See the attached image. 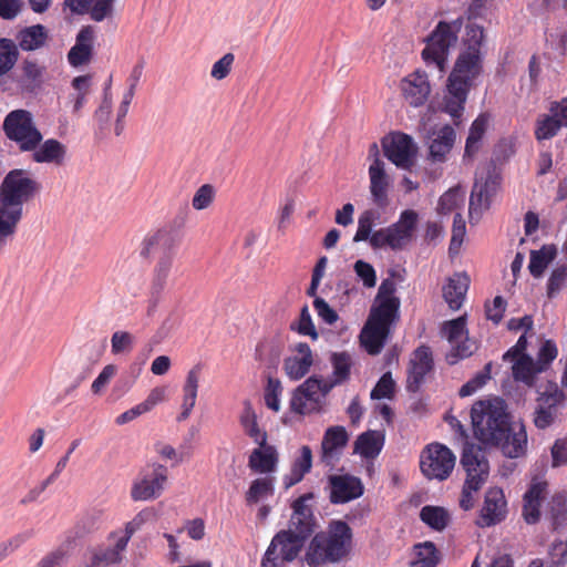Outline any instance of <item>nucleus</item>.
Here are the masks:
<instances>
[{
  "mask_svg": "<svg viewBox=\"0 0 567 567\" xmlns=\"http://www.w3.org/2000/svg\"><path fill=\"white\" fill-rule=\"evenodd\" d=\"M385 164L380 158H374L369 166L370 194L373 203L379 207H384L389 203V188L391 178L385 172Z\"/></svg>",
  "mask_w": 567,
  "mask_h": 567,
  "instance_id": "nucleus-23",
  "label": "nucleus"
},
{
  "mask_svg": "<svg viewBox=\"0 0 567 567\" xmlns=\"http://www.w3.org/2000/svg\"><path fill=\"white\" fill-rule=\"evenodd\" d=\"M39 189L38 183L21 169L11 171L0 186V212L21 220L23 203Z\"/></svg>",
  "mask_w": 567,
  "mask_h": 567,
  "instance_id": "nucleus-8",
  "label": "nucleus"
},
{
  "mask_svg": "<svg viewBox=\"0 0 567 567\" xmlns=\"http://www.w3.org/2000/svg\"><path fill=\"white\" fill-rule=\"evenodd\" d=\"M489 115L481 114L471 125L468 136L466 138L464 158H473L481 146V141L488 127Z\"/></svg>",
  "mask_w": 567,
  "mask_h": 567,
  "instance_id": "nucleus-39",
  "label": "nucleus"
},
{
  "mask_svg": "<svg viewBox=\"0 0 567 567\" xmlns=\"http://www.w3.org/2000/svg\"><path fill=\"white\" fill-rule=\"evenodd\" d=\"M198 390L183 385V400H182V412L178 415V421H185L189 417L193 409L196 405Z\"/></svg>",
  "mask_w": 567,
  "mask_h": 567,
  "instance_id": "nucleus-61",
  "label": "nucleus"
},
{
  "mask_svg": "<svg viewBox=\"0 0 567 567\" xmlns=\"http://www.w3.org/2000/svg\"><path fill=\"white\" fill-rule=\"evenodd\" d=\"M313 357L310 347L300 342L296 346V354L287 358L284 362L286 374L291 380H300L310 370Z\"/></svg>",
  "mask_w": 567,
  "mask_h": 567,
  "instance_id": "nucleus-29",
  "label": "nucleus"
},
{
  "mask_svg": "<svg viewBox=\"0 0 567 567\" xmlns=\"http://www.w3.org/2000/svg\"><path fill=\"white\" fill-rule=\"evenodd\" d=\"M400 91L404 101L413 106H422L429 99L431 85L424 71H414L400 81Z\"/></svg>",
  "mask_w": 567,
  "mask_h": 567,
  "instance_id": "nucleus-22",
  "label": "nucleus"
},
{
  "mask_svg": "<svg viewBox=\"0 0 567 567\" xmlns=\"http://www.w3.org/2000/svg\"><path fill=\"white\" fill-rule=\"evenodd\" d=\"M384 440L382 431L369 430L357 437L353 451L364 458H375L383 449Z\"/></svg>",
  "mask_w": 567,
  "mask_h": 567,
  "instance_id": "nucleus-36",
  "label": "nucleus"
},
{
  "mask_svg": "<svg viewBox=\"0 0 567 567\" xmlns=\"http://www.w3.org/2000/svg\"><path fill=\"white\" fill-rule=\"evenodd\" d=\"M395 285L385 279L379 287L378 306L371 310L368 322L361 332V342L370 354H378L389 334L390 326L398 316L400 301L393 296Z\"/></svg>",
  "mask_w": 567,
  "mask_h": 567,
  "instance_id": "nucleus-3",
  "label": "nucleus"
},
{
  "mask_svg": "<svg viewBox=\"0 0 567 567\" xmlns=\"http://www.w3.org/2000/svg\"><path fill=\"white\" fill-rule=\"evenodd\" d=\"M557 247L553 244L544 245L538 250H532L529 255L528 270L534 278H542L547 267L557 257Z\"/></svg>",
  "mask_w": 567,
  "mask_h": 567,
  "instance_id": "nucleus-38",
  "label": "nucleus"
},
{
  "mask_svg": "<svg viewBox=\"0 0 567 567\" xmlns=\"http://www.w3.org/2000/svg\"><path fill=\"white\" fill-rule=\"evenodd\" d=\"M471 419L475 437L485 445L498 446L504 455L516 458L525 454L527 432L524 423H509L503 399L492 398L474 403Z\"/></svg>",
  "mask_w": 567,
  "mask_h": 567,
  "instance_id": "nucleus-1",
  "label": "nucleus"
},
{
  "mask_svg": "<svg viewBox=\"0 0 567 567\" xmlns=\"http://www.w3.org/2000/svg\"><path fill=\"white\" fill-rule=\"evenodd\" d=\"M277 465V449L267 442L264 445H258L249 455L248 466L256 473L269 475L276 472Z\"/></svg>",
  "mask_w": 567,
  "mask_h": 567,
  "instance_id": "nucleus-32",
  "label": "nucleus"
},
{
  "mask_svg": "<svg viewBox=\"0 0 567 567\" xmlns=\"http://www.w3.org/2000/svg\"><path fill=\"white\" fill-rule=\"evenodd\" d=\"M498 186L499 177L493 168L486 167L477 172L470 198V219L472 221H478L483 212L489 208Z\"/></svg>",
  "mask_w": 567,
  "mask_h": 567,
  "instance_id": "nucleus-15",
  "label": "nucleus"
},
{
  "mask_svg": "<svg viewBox=\"0 0 567 567\" xmlns=\"http://www.w3.org/2000/svg\"><path fill=\"white\" fill-rule=\"evenodd\" d=\"M71 543L66 542L43 556L34 567H64L70 557Z\"/></svg>",
  "mask_w": 567,
  "mask_h": 567,
  "instance_id": "nucleus-46",
  "label": "nucleus"
},
{
  "mask_svg": "<svg viewBox=\"0 0 567 567\" xmlns=\"http://www.w3.org/2000/svg\"><path fill=\"white\" fill-rule=\"evenodd\" d=\"M104 509L97 507L84 512L72 529L74 538H83L97 532L104 523Z\"/></svg>",
  "mask_w": 567,
  "mask_h": 567,
  "instance_id": "nucleus-37",
  "label": "nucleus"
},
{
  "mask_svg": "<svg viewBox=\"0 0 567 567\" xmlns=\"http://www.w3.org/2000/svg\"><path fill=\"white\" fill-rule=\"evenodd\" d=\"M275 482L276 480L271 475L254 480L245 495L247 504H256L271 496L275 491Z\"/></svg>",
  "mask_w": 567,
  "mask_h": 567,
  "instance_id": "nucleus-40",
  "label": "nucleus"
},
{
  "mask_svg": "<svg viewBox=\"0 0 567 567\" xmlns=\"http://www.w3.org/2000/svg\"><path fill=\"white\" fill-rule=\"evenodd\" d=\"M567 561V540L553 543L549 549V563L547 567H561Z\"/></svg>",
  "mask_w": 567,
  "mask_h": 567,
  "instance_id": "nucleus-62",
  "label": "nucleus"
},
{
  "mask_svg": "<svg viewBox=\"0 0 567 567\" xmlns=\"http://www.w3.org/2000/svg\"><path fill=\"white\" fill-rule=\"evenodd\" d=\"M156 247H162L165 251L174 248V239L166 230H157L147 235L141 244L140 254L142 257L147 258Z\"/></svg>",
  "mask_w": 567,
  "mask_h": 567,
  "instance_id": "nucleus-42",
  "label": "nucleus"
},
{
  "mask_svg": "<svg viewBox=\"0 0 567 567\" xmlns=\"http://www.w3.org/2000/svg\"><path fill=\"white\" fill-rule=\"evenodd\" d=\"M282 386L279 380L269 379L265 391V403L268 409L278 412L280 410V395Z\"/></svg>",
  "mask_w": 567,
  "mask_h": 567,
  "instance_id": "nucleus-59",
  "label": "nucleus"
},
{
  "mask_svg": "<svg viewBox=\"0 0 567 567\" xmlns=\"http://www.w3.org/2000/svg\"><path fill=\"white\" fill-rule=\"evenodd\" d=\"M20 220L0 212V255L14 237Z\"/></svg>",
  "mask_w": 567,
  "mask_h": 567,
  "instance_id": "nucleus-52",
  "label": "nucleus"
},
{
  "mask_svg": "<svg viewBox=\"0 0 567 567\" xmlns=\"http://www.w3.org/2000/svg\"><path fill=\"white\" fill-rule=\"evenodd\" d=\"M527 338L522 334L516 344L508 349L503 360L511 363L513 379L528 388H544L540 384L542 374L546 372L551 362L557 358L558 350L550 340L543 341L535 361L527 352Z\"/></svg>",
  "mask_w": 567,
  "mask_h": 567,
  "instance_id": "nucleus-2",
  "label": "nucleus"
},
{
  "mask_svg": "<svg viewBox=\"0 0 567 567\" xmlns=\"http://www.w3.org/2000/svg\"><path fill=\"white\" fill-rule=\"evenodd\" d=\"M507 501L499 487H491L485 492L483 505L476 518V525L481 528L495 526L507 516Z\"/></svg>",
  "mask_w": 567,
  "mask_h": 567,
  "instance_id": "nucleus-19",
  "label": "nucleus"
},
{
  "mask_svg": "<svg viewBox=\"0 0 567 567\" xmlns=\"http://www.w3.org/2000/svg\"><path fill=\"white\" fill-rule=\"evenodd\" d=\"M491 369L492 363L489 362L484 367L483 371L478 372L473 379H471L460 389L458 394L464 398L475 393L487 382V380L491 379Z\"/></svg>",
  "mask_w": 567,
  "mask_h": 567,
  "instance_id": "nucleus-56",
  "label": "nucleus"
},
{
  "mask_svg": "<svg viewBox=\"0 0 567 567\" xmlns=\"http://www.w3.org/2000/svg\"><path fill=\"white\" fill-rule=\"evenodd\" d=\"M470 276L465 271L453 274L442 287V296L451 310H458L466 298Z\"/></svg>",
  "mask_w": 567,
  "mask_h": 567,
  "instance_id": "nucleus-26",
  "label": "nucleus"
},
{
  "mask_svg": "<svg viewBox=\"0 0 567 567\" xmlns=\"http://www.w3.org/2000/svg\"><path fill=\"white\" fill-rule=\"evenodd\" d=\"M454 142L455 131L449 125H444L439 131L433 132L429 142L430 158L433 162H444Z\"/></svg>",
  "mask_w": 567,
  "mask_h": 567,
  "instance_id": "nucleus-35",
  "label": "nucleus"
},
{
  "mask_svg": "<svg viewBox=\"0 0 567 567\" xmlns=\"http://www.w3.org/2000/svg\"><path fill=\"white\" fill-rule=\"evenodd\" d=\"M32 159L39 164L61 166L66 158V146L55 138H49L31 150Z\"/></svg>",
  "mask_w": 567,
  "mask_h": 567,
  "instance_id": "nucleus-33",
  "label": "nucleus"
},
{
  "mask_svg": "<svg viewBox=\"0 0 567 567\" xmlns=\"http://www.w3.org/2000/svg\"><path fill=\"white\" fill-rule=\"evenodd\" d=\"M377 219H378L377 212H374L372 209L364 210L359 216L358 229L353 237V241L354 243L365 241V240L370 241L371 236L374 233V231H372V228H373Z\"/></svg>",
  "mask_w": 567,
  "mask_h": 567,
  "instance_id": "nucleus-49",
  "label": "nucleus"
},
{
  "mask_svg": "<svg viewBox=\"0 0 567 567\" xmlns=\"http://www.w3.org/2000/svg\"><path fill=\"white\" fill-rule=\"evenodd\" d=\"M115 0H64V7L72 13L90 14L95 22H101L113 14Z\"/></svg>",
  "mask_w": 567,
  "mask_h": 567,
  "instance_id": "nucleus-27",
  "label": "nucleus"
},
{
  "mask_svg": "<svg viewBox=\"0 0 567 567\" xmlns=\"http://www.w3.org/2000/svg\"><path fill=\"white\" fill-rule=\"evenodd\" d=\"M547 483L535 480L524 495L523 517L528 524H535L540 517V505L546 495Z\"/></svg>",
  "mask_w": 567,
  "mask_h": 567,
  "instance_id": "nucleus-30",
  "label": "nucleus"
},
{
  "mask_svg": "<svg viewBox=\"0 0 567 567\" xmlns=\"http://www.w3.org/2000/svg\"><path fill=\"white\" fill-rule=\"evenodd\" d=\"M94 32L91 27L80 30L75 44L68 53V61L72 66H80L90 62L93 54Z\"/></svg>",
  "mask_w": 567,
  "mask_h": 567,
  "instance_id": "nucleus-34",
  "label": "nucleus"
},
{
  "mask_svg": "<svg viewBox=\"0 0 567 567\" xmlns=\"http://www.w3.org/2000/svg\"><path fill=\"white\" fill-rule=\"evenodd\" d=\"M311 493L297 498L292 504V515L288 524V532L306 540L315 530L316 520L311 507L307 504L312 499Z\"/></svg>",
  "mask_w": 567,
  "mask_h": 567,
  "instance_id": "nucleus-21",
  "label": "nucleus"
},
{
  "mask_svg": "<svg viewBox=\"0 0 567 567\" xmlns=\"http://www.w3.org/2000/svg\"><path fill=\"white\" fill-rule=\"evenodd\" d=\"M239 424L245 435L250 437L257 445H264L268 440L265 429L259 425L258 415L249 400L243 402V410L239 414Z\"/></svg>",
  "mask_w": 567,
  "mask_h": 567,
  "instance_id": "nucleus-31",
  "label": "nucleus"
},
{
  "mask_svg": "<svg viewBox=\"0 0 567 567\" xmlns=\"http://www.w3.org/2000/svg\"><path fill=\"white\" fill-rule=\"evenodd\" d=\"M463 20L456 19L451 22L440 21L425 40V48L422 58L427 65H435L441 73L444 72L451 49L458 39Z\"/></svg>",
  "mask_w": 567,
  "mask_h": 567,
  "instance_id": "nucleus-9",
  "label": "nucleus"
},
{
  "mask_svg": "<svg viewBox=\"0 0 567 567\" xmlns=\"http://www.w3.org/2000/svg\"><path fill=\"white\" fill-rule=\"evenodd\" d=\"M432 353L430 348H417L411 358L408 378V388L415 391L423 382L424 377L432 370Z\"/></svg>",
  "mask_w": 567,
  "mask_h": 567,
  "instance_id": "nucleus-28",
  "label": "nucleus"
},
{
  "mask_svg": "<svg viewBox=\"0 0 567 567\" xmlns=\"http://www.w3.org/2000/svg\"><path fill=\"white\" fill-rule=\"evenodd\" d=\"M465 193L461 188H451L439 200V212L449 214L464 204Z\"/></svg>",
  "mask_w": 567,
  "mask_h": 567,
  "instance_id": "nucleus-50",
  "label": "nucleus"
},
{
  "mask_svg": "<svg viewBox=\"0 0 567 567\" xmlns=\"http://www.w3.org/2000/svg\"><path fill=\"white\" fill-rule=\"evenodd\" d=\"M334 386L317 377L308 378L293 392L290 399V410L299 415H309L320 412L324 405L326 396Z\"/></svg>",
  "mask_w": 567,
  "mask_h": 567,
  "instance_id": "nucleus-11",
  "label": "nucleus"
},
{
  "mask_svg": "<svg viewBox=\"0 0 567 567\" xmlns=\"http://www.w3.org/2000/svg\"><path fill=\"white\" fill-rule=\"evenodd\" d=\"M421 520L430 528L442 532L451 522L447 509L441 506L426 505L420 512Z\"/></svg>",
  "mask_w": 567,
  "mask_h": 567,
  "instance_id": "nucleus-41",
  "label": "nucleus"
},
{
  "mask_svg": "<svg viewBox=\"0 0 567 567\" xmlns=\"http://www.w3.org/2000/svg\"><path fill=\"white\" fill-rule=\"evenodd\" d=\"M330 501L334 504L347 503L363 493L361 481L350 475H332L329 477Z\"/></svg>",
  "mask_w": 567,
  "mask_h": 567,
  "instance_id": "nucleus-24",
  "label": "nucleus"
},
{
  "mask_svg": "<svg viewBox=\"0 0 567 567\" xmlns=\"http://www.w3.org/2000/svg\"><path fill=\"white\" fill-rule=\"evenodd\" d=\"M166 483V466L158 463L148 464L134 480L131 488V498L135 502L156 499L162 495Z\"/></svg>",
  "mask_w": 567,
  "mask_h": 567,
  "instance_id": "nucleus-13",
  "label": "nucleus"
},
{
  "mask_svg": "<svg viewBox=\"0 0 567 567\" xmlns=\"http://www.w3.org/2000/svg\"><path fill=\"white\" fill-rule=\"evenodd\" d=\"M417 223L419 214L415 210L405 209L396 223L372 234L370 246L373 249L389 247L392 250H401L412 241Z\"/></svg>",
  "mask_w": 567,
  "mask_h": 567,
  "instance_id": "nucleus-10",
  "label": "nucleus"
},
{
  "mask_svg": "<svg viewBox=\"0 0 567 567\" xmlns=\"http://www.w3.org/2000/svg\"><path fill=\"white\" fill-rule=\"evenodd\" d=\"M348 441L349 435L343 426L336 425L328 427L321 442L322 462L327 465H332L338 461Z\"/></svg>",
  "mask_w": 567,
  "mask_h": 567,
  "instance_id": "nucleus-25",
  "label": "nucleus"
},
{
  "mask_svg": "<svg viewBox=\"0 0 567 567\" xmlns=\"http://www.w3.org/2000/svg\"><path fill=\"white\" fill-rule=\"evenodd\" d=\"M352 530L342 520L331 522L327 530L318 533L309 544L306 560L310 566L338 563L351 549Z\"/></svg>",
  "mask_w": 567,
  "mask_h": 567,
  "instance_id": "nucleus-5",
  "label": "nucleus"
},
{
  "mask_svg": "<svg viewBox=\"0 0 567 567\" xmlns=\"http://www.w3.org/2000/svg\"><path fill=\"white\" fill-rule=\"evenodd\" d=\"M536 392L533 422L537 429L544 430L555 422L558 410L564 405L566 398L563 390L551 381H547L544 388H538Z\"/></svg>",
  "mask_w": 567,
  "mask_h": 567,
  "instance_id": "nucleus-14",
  "label": "nucleus"
},
{
  "mask_svg": "<svg viewBox=\"0 0 567 567\" xmlns=\"http://www.w3.org/2000/svg\"><path fill=\"white\" fill-rule=\"evenodd\" d=\"M567 285V266L557 264L549 274L546 292L549 298L556 297Z\"/></svg>",
  "mask_w": 567,
  "mask_h": 567,
  "instance_id": "nucleus-47",
  "label": "nucleus"
},
{
  "mask_svg": "<svg viewBox=\"0 0 567 567\" xmlns=\"http://www.w3.org/2000/svg\"><path fill=\"white\" fill-rule=\"evenodd\" d=\"M3 130L22 152L34 150L42 141V134L37 128L32 114L25 110L11 111L4 118Z\"/></svg>",
  "mask_w": 567,
  "mask_h": 567,
  "instance_id": "nucleus-12",
  "label": "nucleus"
},
{
  "mask_svg": "<svg viewBox=\"0 0 567 567\" xmlns=\"http://www.w3.org/2000/svg\"><path fill=\"white\" fill-rule=\"evenodd\" d=\"M480 73L478 51L471 48L462 53L449 76L444 111L454 120L462 116L471 81Z\"/></svg>",
  "mask_w": 567,
  "mask_h": 567,
  "instance_id": "nucleus-6",
  "label": "nucleus"
},
{
  "mask_svg": "<svg viewBox=\"0 0 567 567\" xmlns=\"http://www.w3.org/2000/svg\"><path fill=\"white\" fill-rule=\"evenodd\" d=\"M439 563V555L433 543L425 542L414 546L413 567H435Z\"/></svg>",
  "mask_w": 567,
  "mask_h": 567,
  "instance_id": "nucleus-45",
  "label": "nucleus"
},
{
  "mask_svg": "<svg viewBox=\"0 0 567 567\" xmlns=\"http://www.w3.org/2000/svg\"><path fill=\"white\" fill-rule=\"evenodd\" d=\"M305 540L288 530H281L272 538L261 567H281L286 561L293 560L300 553Z\"/></svg>",
  "mask_w": 567,
  "mask_h": 567,
  "instance_id": "nucleus-18",
  "label": "nucleus"
},
{
  "mask_svg": "<svg viewBox=\"0 0 567 567\" xmlns=\"http://www.w3.org/2000/svg\"><path fill=\"white\" fill-rule=\"evenodd\" d=\"M455 466V455L445 445L433 443L421 453L420 467L430 480H446Z\"/></svg>",
  "mask_w": 567,
  "mask_h": 567,
  "instance_id": "nucleus-16",
  "label": "nucleus"
},
{
  "mask_svg": "<svg viewBox=\"0 0 567 567\" xmlns=\"http://www.w3.org/2000/svg\"><path fill=\"white\" fill-rule=\"evenodd\" d=\"M216 196V189L210 184L202 185L194 194L192 206L195 210H204L212 206Z\"/></svg>",
  "mask_w": 567,
  "mask_h": 567,
  "instance_id": "nucleus-53",
  "label": "nucleus"
},
{
  "mask_svg": "<svg viewBox=\"0 0 567 567\" xmlns=\"http://www.w3.org/2000/svg\"><path fill=\"white\" fill-rule=\"evenodd\" d=\"M18 50L16 44L8 39L0 40V75L10 71L17 62Z\"/></svg>",
  "mask_w": 567,
  "mask_h": 567,
  "instance_id": "nucleus-51",
  "label": "nucleus"
},
{
  "mask_svg": "<svg viewBox=\"0 0 567 567\" xmlns=\"http://www.w3.org/2000/svg\"><path fill=\"white\" fill-rule=\"evenodd\" d=\"M465 234H466L465 220L460 213H456L454 215L452 238H451L450 248H449L451 255L458 254L460 248L463 244Z\"/></svg>",
  "mask_w": 567,
  "mask_h": 567,
  "instance_id": "nucleus-55",
  "label": "nucleus"
},
{
  "mask_svg": "<svg viewBox=\"0 0 567 567\" xmlns=\"http://www.w3.org/2000/svg\"><path fill=\"white\" fill-rule=\"evenodd\" d=\"M461 465L466 472V478L458 504L463 511H470L476 503V493L488 477L489 466L482 447L473 443H465Z\"/></svg>",
  "mask_w": 567,
  "mask_h": 567,
  "instance_id": "nucleus-7",
  "label": "nucleus"
},
{
  "mask_svg": "<svg viewBox=\"0 0 567 567\" xmlns=\"http://www.w3.org/2000/svg\"><path fill=\"white\" fill-rule=\"evenodd\" d=\"M331 363L333 367V381H328L329 383H334V386L344 380H347L350 375V369L352 365V360L350 354L346 352L333 353L331 355Z\"/></svg>",
  "mask_w": 567,
  "mask_h": 567,
  "instance_id": "nucleus-48",
  "label": "nucleus"
},
{
  "mask_svg": "<svg viewBox=\"0 0 567 567\" xmlns=\"http://www.w3.org/2000/svg\"><path fill=\"white\" fill-rule=\"evenodd\" d=\"M234 61L235 55L233 53L224 54L219 60H217L213 64L210 70V76L217 81L224 80L230 73Z\"/></svg>",
  "mask_w": 567,
  "mask_h": 567,
  "instance_id": "nucleus-60",
  "label": "nucleus"
},
{
  "mask_svg": "<svg viewBox=\"0 0 567 567\" xmlns=\"http://www.w3.org/2000/svg\"><path fill=\"white\" fill-rule=\"evenodd\" d=\"M551 465L558 467L567 464V439L557 440L551 447Z\"/></svg>",
  "mask_w": 567,
  "mask_h": 567,
  "instance_id": "nucleus-64",
  "label": "nucleus"
},
{
  "mask_svg": "<svg viewBox=\"0 0 567 567\" xmlns=\"http://www.w3.org/2000/svg\"><path fill=\"white\" fill-rule=\"evenodd\" d=\"M174 264V252L172 250L165 251L157 260L153 270L152 285L156 290H162L171 275Z\"/></svg>",
  "mask_w": 567,
  "mask_h": 567,
  "instance_id": "nucleus-44",
  "label": "nucleus"
},
{
  "mask_svg": "<svg viewBox=\"0 0 567 567\" xmlns=\"http://www.w3.org/2000/svg\"><path fill=\"white\" fill-rule=\"evenodd\" d=\"M19 45L24 51H32L41 48L47 39L44 27L37 24L22 30L19 33Z\"/></svg>",
  "mask_w": 567,
  "mask_h": 567,
  "instance_id": "nucleus-43",
  "label": "nucleus"
},
{
  "mask_svg": "<svg viewBox=\"0 0 567 567\" xmlns=\"http://www.w3.org/2000/svg\"><path fill=\"white\" fill-rule=\"evenodd\" d=\"M155 518V511L147 507L140 511L123 527L111 530L106 536L107 545L93 550L86 567H107L121 564L132 536L141 530L146 523Z\"/></svg>",
  "mask_w": 567,
  "mask_h": 567,
  "instance_id": "nucleus-4",
  "label": "nucleus"
},
{
  "mask_svg": "<svg viewBox=\"0 0 567 567\" xmlns=\"http://www.w3.org/2000/svg\"><path fill=\"white\" fill-rule=\"evenodd\" d=\"M134 336L127 331H116L111 338V349L113 354H125L132 351L134 346Z\"/></svg>",
  "mask_w": 567,
  "mask_h": 567,
  "instance_id": "nucleus-54",
  "label": "nucleus"
},
{
  "mask_svg": "<svg viewBox=\"0 0 567 567\" xmlns=\"http://www.w3.org/2000/svg\"><path fill=\"white\" fill-rule=\"evenodd\" d=\"M357 276L363 281L368 288H372L377 284V275L374 268L367 261L357 260L354 264Z\"/></svg>",
  "mask_w": 567,
  "mask_h": 567,
  "instance_id": "nucleus-63",
  "label": "nucleus"
},
{
  "mask_svg": "<svg viewBox=\"0 0 567 567\" xmlns=\"http://www.w3.org/2000/svg\"><path fill=\"white\" fill-rule=\"evenodd\" d=\"M442 332L451 346L446 355L450 364L457 363L458 360L472 355L475 351V342L468 338L466 330V316L444 322Z\"/></svg>",
  "mask_w": 567,
  "mask_h": 567,
  "instance_id": "nucleus-17",
  "label": "nucleus"
},
{
  "mask_svg": "<svg viewBox=\"0 0 567 567\" xmlns=\"http://www.w3.org/2000/svg\"><path fill=\"white\" fill-rule=\"evenodd\" d=\"M563 126L551 116L545 115L538 120L535 135L537 140L554 137Z\"/></svg>",
  "mask_w": 567,
  "mask_h": 567,
  "instance_id": "nucleus-57",
  "label": "nucleus"
},
{
  "mask_svg": "<svg viewBox=\"0 0 567 567\" xmlns=\"http://www.w3.org/2000/svg\"><path fill=\"white\" fill-rule=\"evenodd\" d=\"M386 157L401 168L412 165L416 147L413 140L403 133H393L382 142Z\"/></svg>",
  "mask_w": 567,
  "mask_h": 567,
  "instance_id": "nucleus-20",
  "label": "nucleus"
},
{
  "mask_svg": "<svg viewBox=\"0 0 567 567\" xmlns=\"http://www.w3.org/2000/svg\"><path fill=\"white\" fill-rule=\"evenodd\" d=\"M395 383L391 377L390 372L384 373L373 390L371 391V399L380 400V399H391L394 393Z\"/></svg>",
  "mask_w": 567,
  "mask_h": 567,
  "instance_id": "nucleus-58",
  "label": "nucleus"
}]
</instances>
